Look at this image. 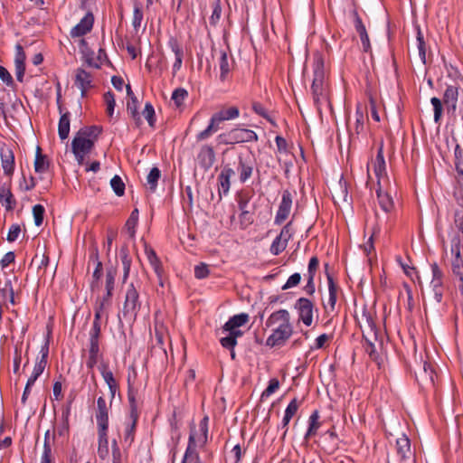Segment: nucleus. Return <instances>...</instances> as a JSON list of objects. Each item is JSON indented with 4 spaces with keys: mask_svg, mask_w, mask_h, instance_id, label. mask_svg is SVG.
<instances>
[{
    "mask_svg": "<svg viewBox=\"0 0 463 463\" xmlns=\"http://www.w3.org/2000/svg\"><path fill=\"white\" fill-rule=\"evenodd\" d=\"M313 81L311 92L316 108L321 110V106L329 104L328 85L326 80L325 61L323 55L317 52L313 55Z\"/></svg>",
    "mask_w": 463,
    "mask_h": 463,
    "instance_id": "f257e3e1",
    "label": "nucleus"
},
{
    "mask_svg": "<svg viewBox=\"0 0 463 463\" xmlns=\"http://www.w3.org/2000/svg\"><path fill=\"white\" fill-rule=\"evenodd\" d=\"M458 96V88L454 85H449L443 93L442 99L437 97L430 99V103L433 107L435 123H440L444 109L449 115L452 117L456 116Z\"/></svg>",
    "mask_w": 463,
    "mask_h": 463,
    "instance_id": "f03ea898",
    "label": "nucleus"
},
{
    "mask_svg": "<svg viewBox=\"0 0 463 463\" xmlns=\"http://www.w3.org/2000/svg\"><path fill=\"white\" fill-rule=\"evenodd\" d=\"M102 132V128L99 126H90L81 128L75 135L71 142V150L73 154H89L94 147L95 142Z\"/></svg>",
    "mask_w": 463,
    "mask_h": 463,
    "instance_id": "7ed1b4c3",
    "label": "nucleus"
},
{
    "mask_svg": "<svg viewBox=\"0 0 463 463\" xmlns=\"http://www.w3.org/2000/svg\"><path fill=\"white\" fill-rule=\"evenodd\" d=\"M240 116V110L237 107H230L226 109H221L215 112L209 122V125L204 128V138L216 133L222 128L221 125L226 120L237 118Z\"/></svg>",
    "mask_w": 463,
    "mask_h": 463,
    "instance_id": "20e7f679",
    "label": "nucleus"
},
{
    "mask_svg": "<svg viewBox=\"0 0 463 463\" xmlns=\"http://www.w3.org/2000/svg\"><path fill=\"white\" fill-rule=\"evenodd\" d=\"M454 197L458 207L453 210V222L450 225L449 237L456 234L463 238V188H458L454 193Z\"/></svg>",
    "mask_w": 463,
    "mask_h": 463,
    "instance_id": "39448f33",
    "label": "nucleus"
},
{
    "mask_svg": "<svg viewBox=\"0 0 463 463\" xmlns=\"http://www.w3.org/2000/svg\"><path fill=\"white\" fill-rule=\"evenodd\" d=\"M141 303L139 301V293L133 283H130L127 288L125 301L123 305V315L125 317L136 318L140 310Z\"/></svg>",
    "mask_w": 463,
    "mask_h": 463,
    "instance_id": "423d86ee",
    "label": "nucleus"
},
{
    "mask_svg": "<svg viewBox=\"0 0 463 463\" xmlns=\"http://www.w3.org/2000/svg\"><path fill=\"white\" fill-rule=\"evenodd\" d=\"M430 268L432 278L430 287L433 293L434 299L439 304L442 301L444 294V272L436 262L432 263Z\"/></svg>",
    "mask_w": 463,
    "mask_h": 463,
    "instance_id": "0eeeda50",
    "label": "nucleus"
},
{
    "mask_svg": "<svg viewBox=\"0 0 463 463\" xmlns=\"http://www.w3.org/2000/svg\"><path fill=\"white\" fill-rule=\"evenodd\" d=\"M292 333L293 327L290 323L279 325L275 329H273L272 334L267 338L266 345L269 347L282 346L292 335Z\"/></svg>",
    "mask_w": 463,
    "mask_h": 463,
    "instance_id": "6e6552de",
    "label": "nucleus"
},
{
    "mask_svg": "<svg viewBox=\"0 0 463 463\" xmlns=\"http://www.w3.org/2000/svg\"><path fill=\"white\" fill-rule=\"evenodd\" d=\"M227 144H239L258 141V135L251 129L233 128L224 135Z\"/></svg>",
    "mask_w": 463,
    "mask_h": 463,
    "instance_id": "1a4fd4ad",
    "label": "nucleus"
},
{
    "mask_svg": "<svg viewBox=\"0 0 463 463\" xmlns=\"http://www.w3.org/2000/svg\"><path fill=\"white\" fill-rule=\"evenodd\" d=\"M295 308L298 311L299 320L307 326H311L315 309L314 303L308 298H300L296 301Z\"/></svg>",
    "mask_w": 463,
    "mask_h": 463,
    "instance_id": "9d476101",
    "label": "nucleus"
},
{
    "mask_svg": "<svg viewBox=\"0 0 463 463\" xmlns=\"http://www.w3.org/2000/svg\"><path fill=\"white\" fill-rule=\"evenodd\" d=\"M292 201L293 197L291 193L288 190L283 191L281 202L279 203V209L274 219L275 224L280 225L287 220L291 211Z\"/></svg>",
    "mask_w": 463,
    "mask_h": 463,
    "instance_id": "9b49d317",
    "label": "nucleus"
},
{
    "mask_svg": "<svg viewBox=\"0 0 463 463\" xmlns=\"http://www.w3.org/2000/svg\"><path fill=\"white\" fill-rule=\"evenodd\" d=\"M94 24V15L88 12L85 16L71 30V38H77L86 35L92 30Z\"/></svg>",
    "mask_w": 463,
    "mask_h": 463,
    "instance_id": "f8f14e48",
    "label": "nucleus"
},
{
    "mask_svg": "<svg viewBox=\"0 0 463 463\" xmlns=\"http://www.w3.org/2000/svg\"><path fill=\"white\" fill-rule=\"evenodd\" d=\"M373 169L377 178V187L383 186V180L387 179L386 164L384 160L383 146L379 147L376 157L373 161Z\"/></svg>",
    "mask_w": 463,
    "mask_h": 463,
    "instance_id": "ddd939ff",
    "label": "nucleus"
},
{
    "mask_svg": "<svg viewBox=\"0 0 463 463\" xmlns=\"http://www.w3.org/2000/svg\"><path fill=\"white\" fill-rule=\"evenodd\" d=\"M74 83L80 90L81 97H86L88 90L92 88L91 74L82 68L77 69Z\"/></svg>",
    "mask_w": 463,
    "mask_h": 463,
    "instance_id": "4468645a",
    "label": "nucleus"
},
{
    "mask_svg": "<svg viewBox=\"0 0 463 463\" xmlns=\"http://www.w3.org/2000/svg\"><path fill=\"white\" fill-rule=\"evenodd\" d=\"M1 165L5 175L11 176L14 171V155L11 148L2 146L0 148Z\"/></svg>",
    "mask_w": 463,
    "mask_h": 463,
    "instance_id": "2eb2a0df",
    "label": "nucleus"
},
{
    "mask_svg": "<svg viewBox=\"0 0 463 463\" xmlns=\"http://www.w3.org/2000/svg\"><path fill=\"white\" fill-rule=\"evenodd\" d=\"M96 420L98 429H109V408L106 400L102 396L97 400Z\"/></svg>",
    "mask_w": 463,
    "mask_h": 463,
    "instance_id": "dca6fc26",
    "label": "nucleus"
},
{
    "mask_svg": "<svg viewBox=\"0 0 463 463\" xmlns=\"http://www.w3.org/2000/svg\"><path fill=\"white\" fill-rule=\"evenodd\" d=\"M74 401V396L71 395L68 398V401L65 405L62 406L61 409V422L59 424L57 428L58 434L60 436H65L69 434L70 431V423L69 418L71 415V405Z\"/></svg>",
    "mask_w": 463,
    "mask_h": 463,
    "instance_id": "f3484780",
    "label": "nucleus"
},
{
    "mask_svg": "<svg viewBox=\"0 0 463 463\" xmlns=\"http://www.w3.org/2000/svg\"><path fill=\"white\" fill-rule=\"evenodd\" d=\"M354 27L360 36L363 51L364 52H368L371 51V43H370V40H369V36H368L366 28L362 21V18L359 16L357 12H354Z\"/></svg>",
    "mask_w": 463,
    "mask_h": 463,
    "instance_id": "a211bd4d",
    "label": "nucleus"
},
{
    "mask_svg": "<svg viewBox=\"0 0 463 463\" xmlns=\"http://www.w3.org/2000/svg\"><path fill=\"white\" fill-rule=\"evenodd\" d=\"M155 340L156 344L152 346V352H156L158 348L165 356H166V350L165 348V343L170 342V337L166 332V329L163 326H155Z\"/></svg>",
    "mask_w": 463,
    "mask_h": 463,
    "instance_id": "6ab92c4d",
    "label": "nucleus"
},
{
    "mask_svg": "<svg viewBox=\"0 0 463 463\" xmlns=\"http://www.w3.org/2000/svg\"><path fill=\"white\" fill-rule=\"evenodd\" d=\"M0 203L5 207L6 211H12L16 205V200L11 191V184H4L0 187Z\"/></svg>",
    "mask_w": 463,
    "mask_h": 463,
    "instance_id": "aec40b11",
    "label": "nucleus"
},
{
    "mask_svg": "<svg viewBox=\"0 0 463 463\" xmlns=\"http://www.w3.org/2000/svg\"><path fill=\"white\" fill-rule=\"evenodd\" d=\"M168 45L171 49V51L175 54V63L173 65V74L175 75L177 71L180 70L182 66L183 57H184V52L183 47L179 43L178 40L176 38L171 37L168 42Z\"/></svg>",
    "mask_w": 463,
    "mask_h": 463,
    "instance_id": "412c9836",
    "label": "nucleus"
},
{
    "mask_svg": "<svg viewBox=\"0 0 463 463\" xmlns=\"http://www.w3.org/2000/svg\"><path fill=\"white\" fill-rule=\"evenodd\" d=\"M49 346H50V340L49 337L46 338L45 343L42 345L40 350L41 357L37 359L33 373L40 376L47 364V359L49 355Z\"/></svg>",
    "mask_w": 463,
    "mask_h": 463,
    "instance_id": "4be33fe9",
    "label": "nucleus"
},
{
    "mask_svg": "<svg viewBox=\"0 0 463 463\" xmlns=\"http://www.w3.org/2000/svg\"><path fill=\"white\" fill-rule=\"evenodd\" d=\"M290 323V316L288 310L279 309L276 312H273L266 321V326L271 327L279 325H285Z\"/></svg>",
    "mask_w": 463,
    "mask_h": 463,
    "instance_id": "5701e85b",
    "label": "nucleus"
},
{
    "mask_svg": "<svg viewBox=\"0 0 463 463\" xmlns=\"http://www.w3.org/2000/svg\"><path fill=\"white\" fill-rule=\"evenodd\" d=\"M212 52H213L212 57L214 58L215 56H217V58H218L220 71H221L220 80L222 81H224V80H226L228 74L230 72V65H229L227 54L222 50H220L217 52L213 48Z\"/></svg>",
    "mask_w": 463,
    "mask_h": 463,
    "instance_id": "b1692460",
    "label": "nucleus"
},
{
    "mask_svg": "<svg viewBox=\"0 0 463 463\" xmlns=\"http://www.w3.org/2000/svg\"><path fill=\"white\" fill-rule=\"evenodd\" d=\"M383 186L377 187L376 195L378 203L382 210L385 213H391L394 208V203L388 192L383 191Z\"/></svg>",
    "mask_w": 463,
    "mask_h": 463,
    "instance_id": "393cba45",
    "label": "nucleus"
},
{
    "mask_svg": "<svg viewBox=\"0 0 463 463\" xmlns=\"http://www.w3.org/2000/svg\"><path fill=\"white\" fill-rule=\"evenodd\" d=\"M119 256H120V260H121V263L123 266L122 281H123V283H126V281L129 276L130 267H131V263H132V259L129 255V249H128V244H123L121 246L120 251H119Z\"/></svg>",
    "mask_w": 463,
    "mask_h": 463,
    "instance_id": "a878e982",
    "label": "nucleus"
},
{
    "mask_svg": "<svg viewBox=\"0 0 463 463\" xmlns=\"http://www.w3.org/2000/svg\"><path fill=\"white\" fill-rule=\"evenodd\" d=\"M182 243L185 250L193 255H199L202 250L200 240L192 233H188L186 237L182 240Z\"/></svg>",
    "mask_w": 463,
    "mask_h": 463,
    "instance_id": "bb28decb",
    "label": "nucleus"
},
{
    "mask_svg": "<svg viewBox=\"0 0 463 463\" xmlns=\"http://www.w3.org/2000/svg\"><path fill=\"white\" fill-rule=\"evenodd\" d=\"M366 329L363 330V337L366 342V336L372 339V342L378 341L379 337L382 336L381 331L376 327V325L370 315L365 316Z\"/></svg>",
    "mask_w": 463,
    "mask_h": 463,
    "instance_id": "cd10ccee",
    "label": "nucleus"
},
{
    "mask_svg": "<svg viewBox=\"0 0 463 463\" xmlns=\"http://www.w3.org/2000/svg\"><path fill=\"white\" fill-rule=\"evenodd\" d=\"M366 329L363 330V337L366 342V336L372 339V342L378 341L379 337L382 336L381 331L376 327V325L370 315L365 316Z\"/></svg>",
    "mask_w": 463,
    "mask_h": 463,
    "instance_id": "c85d7f7f",
    "label": "nucleus"
},
{
    "mask_svg": "<svg viewBox=\"0 0 463 463\" xmlns=\"http://www.w3.org/2000/svg\"><path fill=\"white\" fill-rule=\"evenodd\" d=\"M237 171L239 173V179L241 183L244 184L252 175L253 165L250 161L240 157Z\"/></svg>",
    "mask_w": 463,
    "mask_h": 463,
    "instance_id": "c756f323",
    "label": "nucleus"
},
{
    "mask_svg": "<svg viewBox=\"0 0 463 463\" xmlns=\"http://www.w3.org/2000/svg\"><path fill=\"white\" fill-rule=\"evenodd\" d=\"M185 194L188 200L189 212L196 215L200 214V193L198 190L194 193L191 187L187 186L185 189Z\"/></svg>",
    "mask_w": 463,
    "mask_h": 463,
    "instance_id": "7c9ffc66",
    "label": "nucleus"
},
{
    "mask_svg": "<svg viewBox=\"0 0 463 463\" xmlns=\"http://www.w3.org/2000/svg\"><path fill=\"white\" fill-rule=\"evenodd\" d=\"M396 449L402 460L409 458L411 455V441L405 435L396 439Z\"/></svg>",
    "mask_w": 463,
    "mask_h": 463,
    "instance_id": "2f4dec72",
    "label": "nucleus"
},
{
    "mask_svg": "<svg viewBox=\"0 0 463 463\" xmlns=\"http://www.w3.org/2000/svg\"><path fill=\"white\" fill-rule=\"evenodd\" d=\"M137 99L136 96H133L132 99H129L127 102V112L129 114L130 118L133 119L136 128H140L143 124L139 112L137 110Z\"/></svg>",
    "mask_w": 463,
    "mask_h": 463,
    "instance_id": "473e14b6",
    "label": "nucleus"
},
{
    "mask_svg": "<svg viewBox=\"0 0 463 463\" xmlns=\"http://www.w3.org/2000/svg\"><path fill=\"white\" fill-rule=\"evenodd\" d=\"M228 331V335L222 337L220 342L224 348H234L237 345V338L242 335V331L234 327V329H224Z\"/></svg>",
    "mask_w": 463,
    "mask_h": 463,
    "instance_id": "72a5a7b5",
    "label": "nucleus"
},
{
    "mask_svg": "<svg viewBox=\"0 0 463 463\" xmlns=\"http://www.w3.org/2000/svg\"><path fill=\"white\" fill-rule=\"evenodd\" d=\"M50 161L47 156L42 153V148L36 147L34 171L38 174L45 173L49 170Z\"/></svg>",
    "mask_w": 463,
    "mask_h": 463,
    "instance_id": "f704fd0d",
    "label": "nucleus"
},
{
    "mask_svg": "<svg viewBox=\"0 0 463 463\" xmlns=\"http://www.w3.org/2000/svg\"><path fill=\"white\" fill-rule=\"evenodd\" d=\"M98 436H99L98 455L101 459H105L109 456L108 430L98 429Z\"/></svg>",
    "mask_w": 463,
    "mask_h": 463,
    "instance_id": "c9c22d12",
    "label": "nucleus"
},
{
    "mask_svg": "<svg viewBox=\"0 0 463 463\" xmlns=\"http://www.w3.org/2000/svg\"><path fill=\"white\" fill-rule=\"evenodd\" d=\"M320 415L318 411H314L308 419V428L305 434L304 439L307 440L310 437L315 436L321 426L319 420Z\"/></svg>",
    "mask_w": 463,
    "mask_h": 463,
    "instance_id": "e433bc0d",
    "label": "nucleus"
},
{
    "mask_svg": "<svg viewBox=\"0 0 463 463\" xmlns=\"http://www.w3.org/2000/svg\"><path fill=\"white\" fill-rule=\"evenodd\" d=\"M455 165L458 175V188H463V148L457 144L454 149Z\"/></svg>",
    "mask_w": 463,
    "mask_h": 463,
    "instance_id": "4c0bfd02",
    "label": "nucleus"
},
{
    "mask_svg": "<svg viewBox=\"0 0 463 463\" xmlns=\"http://www.w3.org/2000/svg\"><path fill=\"white\" fill-rule=\"evenodd\" d=\"M234 174L232 168H224L218 176L219 193L226 194L230 190V179Z\"/></svg>",
    "mask_w": 463,
    "mask_h": 463,
    "instance_id": "58836bf2",
    "label": "nucleus"
},
{
    "mask_svg": "<svg viewBox=\"0 0 463 463\" xmlns=\"http://www.w3.org/2000/svg\"><path fill=\"white\" fill-rule=\"evenodd\" d=\"M449 238L451 259H463V238L453 234Z\"/></svg>",
    "mask_w": 463,
    "mask_h": 463,
    "instance_id": "ea45409f",
    "label": "nucleus"
},
{
    "mask_svg": "<svg viewBox=\"0 0 463 463\" xmlns=\"http://www.w3.org/2000/svg\"><path fill=\"white\" fill-rule=\"evenodd\" d=\"M70 133V112L61 114L58 124V134L61 140L66 139Z\"/></svg>",
    "mask_w": 463,
    "mask_h": 463,
    "instance_id": "a19ab883",
    "label": "nucleus"
},
{
    "mask_svg": "<svg viewBox=\"0 0 463 463\" xmlns=\"http://www.w3.org/2000/svg\"><path fill=\"white\" fill-rule=\"evenodd\" d=\"M128 399L129 402V418H138L137 411V403L136 400L137 391L134 390L133 386L130 384V379H128Z\"/></svg>",
    "mask_w": 463,
    "mask_h": 463,
    "instance_id": "79ce46f5",
    "label": "nucleus"
},
{
    "mask_svg": "<svg viewBox=\"0 0 463 463\" xmlns=\"http://www.w3.org/2000/svg\"><path fill=\"white\" fill-rule=\"evenodd\" d=\"M249 321V315L246 313H241L235 315L224 324L223 329H234L245 325Z\"/></svg>",
    "mask_w": 463,
    "mask_h": 463,
    "instance_id": "37998d69",
    "label": "nucleus"
},
{
    "mask_svg": "<svg viewBox=\"0 0 463 463\" xmlns=\"http://www.w3.org/2000/svg\"><path fill=\"white\" fill-rule=\"evenodd\" d=\"M327 283L329 292L328 305L331 311H334L337 300V292L339 290V287L335 282L334 277H330L329 275L327 276Z\"/></svg>",
    "mask_w": 463,
    "mask_h": 463,
    "instance_id": "c03bdc74",
    "label": "nucleus"
},
{
    "mask_svg": "<svg viewBox=\"0 0 463 463\" xmlns=\"http://www.w3.org/2000/svg\"><path fill=\"white\" fill-rule=\"evenodd\" d=\"M138 418H129L124 431V442L129 447L135 439V432L137 429Z\"/></svg>",
    "mask_w": 463,
    "mask_h": 463,
    "instance_id": "a18cd8bd",
    "label": "nucleus"
},
{
    "mask_svg": "<svg viewBox=\"0 0 463 463\" xmlns=\"http://www.w3.org/2000/svg\"><path fill=\"white\" fill-rule=\"evenodd\" d=\"M101 356L99 346L89 345V356L86 362L87 367L93 369Z\"/></svg>",
    "mask_w": 463,
    "mask_h": 463,
    "instance_id": "49530a36",
    "label": "nucleus"
},
{
    "mask_svg": "<svg viewBox=\"0 0 463 463\" xmlns=\"http://www.w3.org/2000/svg\"><path fill=\"white\" fill-rule=\"evenodd\" d=\"M161 176V171L157 167H153L147 177L146 184L148 185V189L151 193H154L157 186V182Z\"/></svg>",
    "mask_w": 463,
    "mask_h": 463,
    "instance_id": "de8ad7c7",
    "label": "nucleus"
},
{
    "mask_svg": "<svg viewBox=\"0 0 463 463\" xmlns=\"http://www.w3.org/2000/svg\"><path fill=\"white\" fill-rule=\"evenodd\" d=\"M90 345L99 346V339L101 336V324L92 322V326L89 333Z\"/></svg>",
    "mask_w": 463,
    "mask_h": 463,
    "instance_id": "09e8293b",
    "label": "nucleus"
},
{
    "mask_svg": "<svg viewBox=\"0 0 463 463\" xmlns=\"http://www.w3.org/2000/svg\"><path fill=\"white\" fill-rule=\"evenodd\" d=\"M325 436L326 439H329V444L325 446L324 449L327 454H333L338 449L337 435L334 430H329Z\"/></svg>",
    "mask_w": 463,
    "mask_h": 463,
    "instance_id": "8fccbe9b",
    "label": "nucleus"
},
{
    "mask_svg": "<svg viewBox=\"0 0 463 463\" xmlns=\"http://www.w3.org/2000/svg\"><path fill=\"white\" fill-rule=\"evenodd\" d=\"M146 252L147 259H148L151 266L155 269V272L156 273V275L158 277H161V274L163 272V269H162V266H161V262H160L159 259L157 258L155 250L150 249V250H146Z\"/></svg>",
    "mask_w": 463,
    "mask_h": 463,
    "instance_id": "3c124183",
    "label": "nucleus"
},
{
    "mask_svg": "<svg viewBox=\"0 0 463 463\" xmlns=\"http://www.w3.org/2000/svg\"><path fill=\"white\" fill-rule=\"evenodd\" d=\"M138 221V210L134 209L132 213H130V216L127 220V222L125 224L126 229L128 230L129 236L133 238L135 236V228L137 224Z\"/></svg>",
    "mask_w": 463,
    "mask_h": 463,
    "instance_id": "603ef678",
    "label": "nucleus"
},
{
    "mask_svg": "<svg viewBox=\"0 0 463 463\" xmlns=\"http://www.w3.org/2000/svg\"><path fill=\"white\" fill-rule=\"evenodd\" d=\"M417 48L419 52V57L422 63H426V43L424 41L423 33H421L420 29L418 28L417 30Z\"/></svg>",
    "mask_w": 463,
    "mask_h": 463,
    "instance_id": "864d4df0",
    "label": "nucleus"
},
{
    "mask_svg": "<svg viewBox=\"0 0 463 463\" xmlns=\"http://www.w3.org/2000/svg\"><path fill=\"white\" fill-rule=\"evenodd\" d=\"M117 275V269L114 267H110L107 269L106 272V291L109 292V295H110V292H113L114 287H115V279Z\"/></svg>",
    "mask_w": 463,
    "mask_h": 463,
    "instance_id": "5fc2aeb1",
    "label": "nucleus"
},
{
    "mask_svg": "<svg viewBox=\"0 0 463 463\" xmlns=\"http://www.w3.org/2000/svg\"><path fill=\"white\" fill-rule=\"evenodd\" d=\"M288 242L277 236L272 241L269 250L272 255L278 256L286 250Z\"/></svg>",
    "mask_w": 463,
    "mask_h": 463,
    "instance_id": "6e6d98bb",
    "label": "nucleus"
},
{
    "mask_svg": "<svg viewBox=\"0 0 463 463\" xmlns=\"http://www.w3.org/2000/svg\"><path fill=\"white\" fill-rule=\"evenodd\" d=\"M103 99L107 106L106 112L109 117H112L116 106L115 95L111 90H109L104 93Z\"/></svg>",
    "mask_w": 463,
    "mask_h": 463,
    "instance_id": "4d7b16f0",
    "label": "nucleus"
},
{
    "mask_svg": "<svg viewBox=\"0 0 463 463\" xmlns=\"http://www.w3.org/2000/svg\"><path fill=\"white\" fill-rule=\"evenodd\" d=\"M99 369L108 386H111L112 384L117 383L113 373L109 369V365L107 364H101L99 366Z\"/></svg>",
    "mask_w": 463,
    "mask_h": 463,
    "instance_id": "13d9d810",
    "label": "nucleus"
},
{
    "mask_svg": "<svg viewBox=\"0 0 463 463\" xmlns=\"http://www.w3.org/2000/svg\"><path fill=\"white\" fill-rule=\"evenodd\" d=\"M144 118L146 119L148 125L151 128L155 127L156 124V113L153 105L150 102H146L145 109L142 112Z\"/></svg>",
    "mask_w": 463,
    "mask_h": 463,
    "instance_id": "bf43d9fd",
    "label": "nucleus"
},
{
    "mask_svg": "<svg viewBox=\"0 0 463 463\" xmlns=\"http://www.w3.org/2000/svg\"><path fill=\"white\" fill-rule=\"evenodd\" d=\"M365 115L364 111L357 107L355 111V126H354V132L356 135H359L361 132L364 131V122H365Z\"/></svg>",
    "mask_w": 463,
    "mask_h": 463,
    "instance_id": "052dcab7",
    "label": "nucleus"
},
{
    "mask_svg": "<svg viewBox=\"0 0 463 463\" xmlns=\"http://www.w3.org/2000/svg\"><path fill=\"white\" fill-rule=\"evenodd\" d=\"M143 21V11L139 4H135L134 12H133V20L132 25L136 32L139 30L141 27V23Z\"/></svg>",
    "mask_w": 463,
    "mask_h": 463,
    "instance_id": "680f3d73",
    "label": "nucleus"
},
{
    "mask_svg": "<svg viewBox=\"0 0 463 463\" xmlns=\"http://www.w3.org/2000/svg\"><path fill=\"white\" fill-rule=\"evenodd\" d=\"M110 185L114 191V193L118 196H122L125 194V184L122 181L121 177L118 175H114L110 180Z\"/></svg>",
    "mask_w": 463,
    "mask_h": 463,
    "instance_id": "e2e57ef3",
    "label": "nucleus"
},
{
    "mask_svg": "<svg viewBox=\"0 0 463 463\" xmlns=\"http://www.w3.org/2000/svg\"><path fill=\"white\" fill-rule=\"evenodd\" d=\"M252 194L249 192H241L237 195L238 207L241 211L249 210V203Z\"/></svg>",
    "mask_w": 463,
    "mask_h": 463,
    "instance_id": "0e129e2a",
    "label": "nucleus"
},
{
    "mask_svg": "<svg viewBox=\"0 0 463 463\" xmlns=\"http://www.w3.org/2000/svg\"><path fill=\"white\" fill-rule=\"evenodd\" d=\"M365 352L369 354L370 358L379 364L380 355L376 351L375 345L372 339L366 336V343L364 345Z\"/></svg>",
    "mask_w": 463,
    "mask_h": 463,
    "instance_id": "69168bd1",
    "label": "nucleus"
},
{
    "mask_svg": "<svg viewBox=\"0 0 463 463\" xmlns=\"http://www.w3.org/2000/svg\"><path fill=\"white\" fill-rule=\"evenodd\" d=\"M45 209L42 204H36L33 207V215L36 226H41L43 222Z\"/></svg>",
    "mask_w": 463,
    "mask_h": 463,
    "instance_id": "338daca9",
    "label": "nucleus"
},
{
    "mask_svg": "<svg viewBox=\"0 0 463 463\" xmlns=\"http://www.w3.org/2000/svg\"><path fill=\"white\" fill-rule=\"evenodd\" d=\"M294 232L293 222L290 221L286 225H284L278 236L284 240L286 242H288V241L293 237Z\"/></svg>",
    "mask_w": 463,
    "mask_h": 463,
    "instance_id": "774afa93",
    "label": "nucleus"
}]
</instances>
